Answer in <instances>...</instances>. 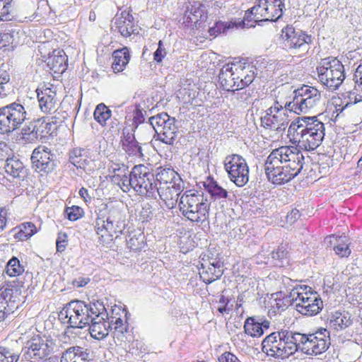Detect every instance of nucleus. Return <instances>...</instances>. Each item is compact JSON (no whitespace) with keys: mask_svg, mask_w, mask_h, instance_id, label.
I'll return each mask as SVG.
<instances>
[{"mask_svg":"<svg viewBox=\"0 0 362 362\" xmlns=\"http://www.w3.org/2000/svg\"><path fill=\"white\" fill-rule=\"evenodd\" d=\"M304 160L303 153L293 146H281L273 150L264 163L267 180L276 185L290 182L301 172Z\"/></svg>","mask_w":362,"mask_h":362,"instance_id":"obj_1","label":"nucleus"},{"mask_svg":"<svg viewBox=\"0 0 362 362\" xmlns=\"http://www.w3.org/2000/svg\"><path fill=\"white\" fill-rule=\"evenodd\" d=\"M104 304L102 301L86 303L83 300H71L66 303L59 313V320L67 324V328L83 329L90 325L93 320L105 316Z\"/></svg>","mask_w":362,"mask_h":362,"instance_id":"obj_2","label":"nucleus"},{"mask_svg":"<svg viewBox=\"0 0 362 362\" xmlns=\"http://www.w3.org/2000/svg\"><path fill=\"white\" fill-rule=\"evenodd\" d=\"M325 125L317 117H298L290 124L288 136L305 151L316 149L325 137Z\"/></svg>","mask_w":362,"mask_h":362,"instance_id":"obj_3","label":"nucleus"},{"mask_svg":"<svg viewBox=\"0 0 362 362\" xmlns=\"http://www.w3.org/2000/svg\"><path fill=\"white\" fill-rule=\"evenodd\" d=\"M305 334L281 329L268 335L262 343V351L282 358H287L298 351L305 354L304 346Z\"/></svg>","mask_w":362,"mask_h":362,"instance_id":"obj_4","label":"nucleus"},{"mask_svg":"<svg viewBox=\"0 0 362 362\" xmlns=\"http://www.w3.org/2000/svg\"><path fill=\"white\" fill-rule=\"evenodd\" d=\"M102 206L97 213L95 230L100 243L105 244L112 240L113 233L116 238L122 233L126 227V214L122 204Z\"/></svg>","mask_w":362,"mask_h":362,"instance_id":"obj_5","label":"nucleus"},{"mask_svg":"<svg viewBox=\"0 0 362 362\" xmlns=\"http://www.w3.org/2000/svg\"><path fill=\"white\" fill-rule=\"evenodd\" d=\"M179 206L182 215L191 221L203 223L209 218L210 204L202 192L186 191Z\"/></svg>","mask_w":362,"mask_h":362,"instance_id":"obj_6","label":"nucleus"},{"mask_svg":"<svg viewBox=\"0 0 362 362\" xmlns=\"http://www.w3.org/2000/svg\"><path fill=\"white\" fill-rule=\"evenodd\" d=\"M294 96L292 101L286 103L285 107L290 112H293L298 115L306 113L310 109L317 106L321 100V93L315 88L303 85L293 91Z\"/></svg>","mask_w":362,"mask_h":362,"instance_id":"obj_7","label":"nucleus"},{"mask_svg":"<svg viewBox=\"0 0 362 362\" xmlns=\"http://www.w3.org/2000/svg\"><path fill=\"white\" fill-rule=\"evenodd\" d=\"M26 115L25 107L16 102L0 107V134H8L18 129Z\"/></svg>","mask_w":362,"mask_h":362,"instance_id":"obj_8","label":"nucleus"},{"mask_svg":"<svg viewBox=\"0 0 362 362\" xmlns=\"http://www.w3.org/2000/svg\"><path fill=\"white\" fill-rule=\"evenodd\" d=\"M224 168L228 177L237 187L245 186L249 181V166L240 155L231 154L226 157Z\"/></svg>","mask_w":362,"mask_h":362,"instance_id":"obj_9","label":"nucleus"},{"mask_svg":"<svg viewBox=\"0 0 362 362\" xmlns=\"http://www.w3.org/2000/svg\"><path fill=\"white\" fill-rule=\"evenodd\" d=\"M133 189L141 196L155 197L157 184L155 175L144 165H137L132 168Z\"/></svg>","mask_w":362,"mask_h":362,"instance_id":"obj_10","label":"nucleus"},{"mask_svg":"<svg viewBox=\"0 0 362 362\" xmlns=\"http://www.w3.org/2000/svg\"><path fill=\"white\" fill-rule=\"evenodd\" d=\"M281 32L285 46L300 52L301 54H305L308 52L310 45L313 42L311 35L300 29H296L292 25L286 26Z\"/></svg>","mask_w":362,"mask_h":362,"instance_id":"obj_11","label":"nucleus"},{"mask_svg":"<svg viewBox=\"0 0 362 362\" xmlns=\"http://www.w3.org/2000/svg\"><path fill=\"white\" fill-rule=\"evenodd\" d=\"M50 354L47 341L40 336L27 341L21 351L22 360L30 362H42Z\"/></svg>","mask_w":362,"mask_h":362,"instance_id":"obj_12","label":"nucleus"},{"mask_svg":"<svg viewBox=\"0 0 362 362\" xmlns=\"http://www.w3.org/2000/svg\"><path fill=\"white\" fill-rule=\"evenodd\" d=\"M30 160L33 169L37 173H50L57 165L56 156L44 146H39L33 150Z\"/></svg>","mask_w":362,"mask_h":362,"instance_id":"obj_13","label":"nucleus"},{"mask_svg":"<svg viewBox=\"0 0 362 362\" xmlns=\"http://www.w3.org/2000/svg\"><path fill=\"white\" fill-rule=\"evenodd\" d=\"M330 332L326 328H321L315 333L305 334L304 346L308 355H318L325 352L330 346Z\"/></svg>","mask_w":362,"mask_h":362,"instance_id":"obj_14","label":"nucleus"},{"mask_svg":"<svg viewBox=\"0 0 362 362\" xmlns=\"http://www.w3.org/2000/svg\"><path fill=\"white\" fill-rule=\"evenodd\" d=\"M116 30L124 37H128L132 34H138L137 24L133 16L126 10L117 13L112 21Z\"/></svg>","mask_w":362,"mask_h":362,"instance_id":"obj_15","label":"nucleus"},{"mask_svg":"<svg viewBox=\"0 0 362 362\" xmlns=\"http://www.w3.org/2000/svg\"><path fill=\"white\" fill-rule=\"evenodd\" d=\"M305 296H302L296 303V310L304 315H317L323 306L321 298L317 296L316 293H305Z\"/></svg>","mask_w":362,"mask_h":362,"instance_id":"obj_16","label":"nucleus"},{"mask_svg":"<svg viewBox=\"0 0 362 362\" xmlns=\"http://www.w3.org/2000/svg\"><path fill=\"white\" fill-rule=\"evenodd\" d=\"M320 81L329 89L336 90L345 78L344 67L342 63L334 64V69L326 70L319 76Z\"/></svg>","mask_w":362,"mask_h":362,"instance_id":"obj_17","label":"nucleus"},{"mask_svg":"<svg viewBox=\"0 0 362 362\" xmlns=\"http://www.w3.org/2000/svg\"><path fill=\"white\" fill-rule=\"evenodd\" d=\"M111 330H113V338L117 342H131L134 340L132 329L129 323L124 322L120 317H111Z\"/></svg>","mask_w":362,"mask_h":362,"instance_id":"obj_18","label":"nucleus"},{"mask_svg":"<svg viewBox=\"0 0 362 362\" xmlns=\"http://www.w3.org/2000/svg\"><path fill=\"white\" fill-rule=\"evenodd\" d=\"M103 313H105V316H102L103 318L98 317V319L93 320L90 325H88L91 337L96 339H104L108 335L111 329V318L108 317V313L105 306Z\"/></svg>","mask_w":362,"mask_h":362,"instance_id":"obj_19","label":"nucleus"},{"mask_svg":"<svg viewBox=\"0 0 362 362\" xmlns=\"http://www.w3.org/2000/svg\"><path fill=\"white\" fill-rule=\"evenodd\" d=\"M287 112H278L271 117L263 116L261 117V125L267 129L276 132L284 131L288 124Z\"/></svg>","mask_w":362,"mask_h":362,"instance_id":"obj_20","label":"nucleus"},{"mask_svg":"<svg viewBox=\"0 0 362 362\" xmlns=\"http://www.w3.org/2000/svg\"><path fill=\"white\" fill-rule=\"evenodd\" d=\"M60 362H93V352L80 346L70 347L63 353Z\"/></svg>","mask_w":362,"mask_h":362,"instance_id":"obj_21","label":"nucleus"},{"mask_svg":"<svg viewBox=\"0 0 362 362\" xmlns=\"http://www.w3.org/2000/svg\"><path fill=\"white\" fill-rule=\"evenodd\" d=\"M67 56L63 50L55 49L47 60V66L57 74H63L67 69Z\"/></svg>","mask_w":362,"mask_h":362,"instance_id":"obj_22","label":"nucleus"},{"mask_svg":"<svg viewBox=\"0 0 362 362\" xmlns=\"http://www.w3.org/2000/svg\"><path fill=\"white\" fill-rule=\"evenodd\" d=\"M37 99L41 110L46 113L54 112L57 105L56 93L51 88H46L41 92H37Z\"/></svg>","mask_w":362,"mask_h":362,"instance_id":"obj_23","label":"nucleus"},{"mask_svg":"<svg viewBox=\"0 0 362 362\" xmlns=\"http://www.w3.org/2000/svg\"><path fill=\"white\" fill-rule=\"evenodd\" d=\"M232 65L227 64L222 67L218 74V81L225 90L235 92V90L232 88H237L239 77H235Z\"/></svg>","mask_w":362,"mask_h":362,"instance_id":"obj_24","label":"nucleus"},{"mask_svg":"<svg viewBox=\"0 0 362 362\" xmlns=\"http://www.w3.org/2000/svg\"><path fill=\"white\" fill-rule=\"evenodd\" d=\"M353 324L351 315L347 312H335L331 315L329 327L337 332L344 330Z\"/></svg>","mask_w":362,"mask_h":362,"instance_id":"obj_25","label":"nucleus"},{"mask_svg":"<svg viewBox=\"0 0 362 362\" xmlns=\"http://www.w3.org/2000/svg\"><path fill=\"white\" fill-rule=\"evenodd\" d=\"M69 162L78 169L86 170L91 160L88 159L87 151L84 148H75L69 152Z\"/></svg>","mask_w":362,"mask_h":362,"instance_id":"obj_26","label":"nucleus"},{"mask_svg":"<svg viewBox=\"0 0 362 362\" xmlns=\"http://www.w3.org/2000/svg\"><path fill=\"white\" fill-rule=\"evenodd\" d=\"M113 62L112 69L115 73L122 71L128 64L130 59V54L127 47L117 49L112 53Z\"/></svg>","mask_w":362,"mask_h":362,"instance_id":"obj_27","label":"nucleus"},{"mask_svg":"<svg viewBox=\"0 0 362 362\" xmlns=\"http://www.w3.org/2000/svg\"><path fill=\"white\" fill-rule=\"evenodd\" d=\"M204 187L210 194L211 199L214 201L226 200L228 197L226 189L220 186L214 179H209L204 182Z\"/></svg>","mask_w":362,"mask_h":362,"instance_id":"obj_28","label":"nucleus"},{"mask_svg":"<svg viewBox=\"0 0 362 362\" xmlns=\"http://www.w3.org/2000/svg\"><path fill=\"white\" fill-rule=\"evenodd\" d=\"M4 168L6 173L14 178H24L27 174L23 163L16 158H8Z\"/></svg>","mask_w":362,"mask_h":362,"instance_id":"obj_29","label":"nucleus"},{"mask_svg":"<svg viewBox=\"0 0 362 362\" xmlns=\"http://www.w3.org/2000/svg\"><path fill=\"white\" fill-rule=\"evenodd\" d=\"M189 12L187 16V21L191 23H197L199 21H205L207 18V12L204 5L194 2L191 8L187 11Z\"/></svg>","mask_w":362,"mask_h":362,"instance_id":"obj_30","label":"nucleus"},{"mask_svg":"<svg viewBox=\"0 0 362 362\" xmlns=\"http://www.w3.org/2000/svg\"><path fill=\"white\" fill-rule=\"evenodd\" d=\"M156 192L158 193L160 198L167 204L170 208H173L177 202L179 195L174 192V189L170 185L158 187L156 189Z\"/></svg>","mask_w":362,"mask_h":362,"instance_id":"obj_31","label":"nucleus"},{"mask_svg":"<svg viewBox=\"0 0 362 362\" xmlns=\"http://www.w3.org/2000/svg\"><path fill=\"white\" fill-rule=\"evenodd\" d=\"M117 167L112 168V172L115 173V172L123 173V178L121 181V185H119L120 188L124 192H128L130 189H133V176H132V170L129 172L128 168L126 165H122V167L118 165Z\"/></svg>","mask_w":362,"mask_h":362,"instance_id":"obj_32","label":"nucleus"},{"mask_svg":"<svg viewBox=\"0 0 362 362\" xmlns=\"http://www.w3.org/2000/svg\"><path fill=\"white\" fill-rule=\"evenodd\" d=\"M18 230L14 234V238L20 240H25L33 236L36 232V226L30 222L21 223L18 228H16L14 230Z\"/></svg>","mask_w":362,"mask_h":362,"instance_id":"obj_33","label":"nucleus"},{"mask_svg":"<svg viewBox=\"0 0 362 362\" xmlns=\"http://www.w3.org/2000/svg\"><path fill=\"white\" fill-rule=\"evenodd\" d=\"M244 331L245 334L252 337H259L263 334L262 326L253 317H249L246 319L244 324Z\"/></svg>","mask_w":362,"mask_h":362,"instance_id":"obj_34","label":"nucleus"},{"mask_svg":"<svg viewBox=\"0 0 362 362\" xmlns=\"http://www.w3.org/2000/svg\"><path fill=\"white\" fill-rule=\"evenodd\" d=\"M238 24L236 22L218 21L212 27L209 28V33L211 36L216 37L220 34L226 33L231 28H238Z\"/></svg>","mask_w":362,"mask_h":362,"instance_id":"obj_35","label":"nucleus"},{"mask_svg":"<svg viewBox=\"0 0 362 362\" xmlns=\"http://www.w3.org/2000/svg\"><path fill=\"white\" fill-rule=\"evenodd\" d=\"M274 264L279 267H286L289 264V255L284 246H279L276 250L271 253Z\"/></svg>","mask_w":362,"mask_h":362,"instance_id":"obj_36","label":"nucleus"},{"mask_svg":"<svg viewBox=\"0 0 362 362\" xmlns=\"http://www.w3.org/2000/svg\"><path fill=\"white\" fill-rule=\"evenodd\" d=\"M176 174L177 173L173 169H162L155 176V183L157 184L158 187L168 186L172 181V179L175 178Z\"/></svg>","mask_w":362,"mask_h":362,"instance_id":"obj_37","label":"nucleus"},{"mask_svg":"<svg viewBox=\"0 0 362 362\" xmlns=\"http://www.w3.org/2000/svg\"><path fill=\"white\" fill-rule=\"evenodd\" d=\"M111 110L104 104H98L93 112L94 119L102 126L106 124V121L111 117Z\"/></svg>","mask_w":362,"mask_h":362,"instance_id":"obj_38","label":"nucleus"},{"mask_svg":"<svg viewBox=\"0 0 362 362\" xmlns=\"http://www.w3.org/2000/svg\"><path fill=\"white\" fill-rule=\"evenodd\" d=\"M24 267L20 264V261L16 257H13L7 263L6 272L10 276H18L23 274Z\"/></svg>","mask_w":362,"mask_h":362,"instance_id":"obj_39","label":"nucleus"},{"mask_svg":"<svg viewBox=\"0 0 362 362\" xmlns=\"http://www.w3.org/2000/svg\"><path fill=\"white\" fill-rule=\"evenodd\" d=\"M263 13L264 21H276L283 15L282 8H276L269 3L267 7L264 8Z\"/></svg>","mask_w":362,"mask_h":362,"instance_id":"obj_40","label":"nucleus"},{"mask_svg":"<svg viewBox=\"0 0 362 362\" xmlns=\"http://www.w3.org/2000/svg\"><path fill=\"white\" fill-rule=\"evenodd\" d=\"M212 268L213 267L210 265L202 264V268L199 271V276L201 279L206 284H209L221 277L216 276V274H214V269Z\"/></svg>","mask_w":362,"mask_h":362,"instance_id":"obj_41","label":"nucleus"},{"mask_svg":"<svg viewBox=\"0 0 362 362\" xmlns=\"http://www.w3.org/2000/svg\"><path fill=\"white\" fill-rule=\"evenodd\" d=\"M346 239V238L345 236L339 237L337 240V244L334 247L335 254L340 257H347L351 254V250Z\"/></svg>","mask_w":362,"mask_h":362,"instance_id":"obj_42","label":"nucleus"},{"mask_svg":"<svg viewBox=\"0 0 362 362\" xmlns=\"http://www.w3.org/2000/svg\"><path fill=\"white\" fill-rule=\"evenodd\" d=\"M298 288H290L289 294L285 295L281 299L282 305L281 311L285 310L288 306L293 305L294 303H298V297L299 293L297 291Z\"/></svg>","mask_w":362,"mask_h":362,"instance_id":"obj_43","label":"nucleus"},{"mask_svg":"<svg viewBox=\"0 0 362 362\" xmlns=\"http://www.w3.org/2000/svg\"><path fill=\"white\" fill-rule=\"evenodd\" d=\"M341 63L336 57H329L321 59L320 66L317 68L318 76L325 73L326 70H331L334 69V64Z\"/></svg>","mask_w":362,"mask_h":362,"instance_id":"obj_44","label":"nucleus"},{"mask_svg":"<svg viewBox=\"0 0 362 362\" xmlns=\"http://www.w3.org/2000/svg\"><path fill=\"white\" fill-rule=\"evenodd\" d=\"M168 113L162 112L158 114L157 115L151 117L149 118V122L153 129L156 131V127L161 128L163 125L165 124L166 122L170 118Z\"/></svg>","mask_w":362,"mask_h":362,"instance_id":"obj_45","label":"nucleus"},{"mask_svg":"<svg viewBox=\"0 0 362 362\" xmlns=\"http://www.w3.org/2000/svg\"><path fill=\"white\" fill-rule=\"evenodd\" d=\"M19 356L13 354L8 348L0 346V362H17Z\"/></svg>","mask_w":362,"mask_h":362,"instance_id":"obj_46","label":"nucleus"},{"mask_svg":"<svg viewBox=\"0 0 362 362\" xmlns=\"http://www.w3.org/2000/svg\"><path fill=\"white\" fill-rule=\"evenodd\" d=\"M14 93V86L11 79L8 80V82L2 81L0 83V98L3 99L13 95Z\"/></svg>","mask_w":362,"mask_h":362,"instance_id":"obj_47","label":"nucleus"},{"mask_svg":"<svg viewBox=\"0 0 362 362\" xmlns=\"http://www.w3.org/2000/svg\"><path fill=\"white\" fill-rule=\"evenodd\" d=\"M65 214L69 220L76 221L82 217L83 214V210L80 206H72L71 207L66 208Z\"/></svg>","mask_w":362,"mask_h":362,"instance_id":"obj_48","label":"nucleus"},{"mask_svg":"<svg viewBox=\"0 0 362 362\" xmlns=\"http://www.w3.org/2000/svg\"><path fill=\"white\" fill-rule=\"evenodd\" d=\"M172 132L173 134H177V127L175 125V119L174 117H170L168 122H165V124L163 125V127L158 128L156 127V133H168Z\"/></svg>","mask_w":362,"mask_h":362,"instance_id":"obj_49","label":"nucleus"},{"mask_svg":"<svg viewBox=\"0 0 362 362\" xmlns=\"http://www.w3.org/2000/svg\"><path fill=\"white\" fill-rule=\"evenodd\" d=\"M122 148L130 156H142L141 147L136 140L135 141L122 146Z\"/></svg>","mask_w":362,"mask_h":362,"instance_id":"obj_50","label":"nucleus"},{"mask_svg":"<svg viewBox=\"0 0 362 362\" xmlns=\"http://www.w3.org/2000/svg\"><path fill=\"white\" fill-rule=\"evenodd\" d=\"M255 10H252V7L250 8V9H248L247 11H246L244 18H243V20L241 21H239L238 23L236 22V23L238 24V28H245V27L251 28V27L255 26V25H252V24L249 25V23H250L252 21H254L255 23H256L255 18H254L255 17V13L253 12Z\"/></svg>","mask_w":362,"mask_h":362,"instance_id":"obj_51","label":"nucleus"},{"mask_svg":"<svg viewBox=\"0 0 362 362\" xmlns=\"http://www.w3.org/2000/svg\"><path fill=\"white\" fill-rule=\"evenodd\" d=\"M145 120L143 109L140 105H136L133 110V123L132 127L136 129L139 124L143 123Z\"/></svg>","mask_w":362,"mask_h":362,"instance_id":"obj_52","label":"nucleus"},{"mask_svg":"<svg viewBox=\"0 0 362 362\" xmlns=\"http://www.w3.org/2000/svg\"><path fill=\"white\" fill-rule=\"evenodd\" d=\"M136 129H134V127H125L122 131V146L129 144L131 142L135 141L136 139L134 136V132Z\"/></svg>","mask_w":362,"mask_h":362,"instance_id":"obj_53","label":"nucleus"},{"mask_svg":"<svg viewBox=\"0 0 362 362\" xmlns=\"http://www.w3.org/2000/svg\"><path fill=\"white\" fill-rule=\"evenodd\" d=\"M6 4L0 0V21H11L13 18L11 13V7L6 5Z\"/></svg>","mask_w":362,"mask_h":362,"instance_id":"obj_54","label":"nucleus"},{"mask_svg":"<svg viewBox=\"0 0 362 362\" xmlns=\"http://www.w3.org/2000/svg\"><path fill=\"white\" fill-rule=\"evenodd\" d=\"M67 245V235L65 233H59L56 241L57 251L62 252Z\"/></svg>","mask_w":362,"mask_h":362,"instance_id":"obj_55","label":"nucleus"},{"mask_svg":"<svg viewBox=\"0 0 362 362\" xmlns=\"http://www.w3.org/2000/svg\"><path fill=\"white\" fill-rule=\"evenodd\" d=\"M255 78L254 71H250V74H247L245 76L244 78H242L240 81H238L237 88L235 90H240L252 83Z\"/></svg>","mask_w":362,"mask_h":362,"instance_id":"obj_56","label":"nucleus"},{"mask_svg":"<svg viewBox=\"0 0 362 362\" xmlns=\"http://www.w3.org/2000/svg\"><path fill=\"white\" fill-rule=\"evenodd\" d=\"M349 102L346 104L344 107H343L339 113H338L337 116L342 112V111L349 105V104H356L359 102H362V95L357 94L354 91H350L348 93L347 95Z\"/></svg>","mask_w":362,"mask_h":362,"instance_id":"obj_57","label":"nucleus"},{"mask_svg":"<svg viewBox=\"0 0 362 362\" xmlns=\"http://www.w3.org/2000/svg\"><path fill=\"white\" fill-rule=\"evenodd\" d=\"M158 45L157 49L153 53V59L157 63H160L167 54V52L165 49L163 47V44L162 40H159Z\"/></svg>","mask_w":362,"mask_h":362,"instance_id":"obj_58","label":"nucleus"},{"mask_svg":"<svg viewBox=\"0 0 362 362\" xmlns=\"http://www.w3.org/2000/svg\"><path fill=\"white\" fill-rule=\"evenodd\" d=\"M157 134L160 141L168 145H173L177 136V134H173L170 132L168 133H158Z\"/></svg>","mask_w":362,"mask_h":362,"instance_id":"obj_59","label":"nucleus"},{"mask_svg":"<svg viewBox=\"0 0 362 362\" xmlns=\"http://www.w3.org/2000/svg\"><path fill=\"white\" fill-rule=\"evenodd\" d=\"M169 185L172 189H174V192L178 194V195L180 194L183 189V185L182 180L177 173L175 176V178L172 179V181L170 182Z\"/></svg>","mask_w":362,"mask_h":362,"instance_id":"obj_60","label":"nucleus"},{"mask_svg":"<svg viewBox=\"0 0 362 362\" xmlns=\"http://www.w3.org/2000/svg\"><path fill=\"white\" fill-rule=\"evenodd\" d=\"M209 265H210L214 269V274H216V276H221L223 274V263L220 259H214L211 262H209Z\"/></svg>","mask_w":362,"mask_h":362,"instance_id":"obj_61","label":"nucleus"},{"mask_svg":"<svg viewBox=\"0 0 362 362\" xmlns=\"http://www.w3.org/2000/svg\"><path fill=\"white\" fill-rule=\"evenodd\" d=\"M219 362H240L238 357L231 352L226 351L218 357Z\"/></svg>","mask_w":362,"mask_h":362,"instance_id":"obj_62","label":"nucleus"},{"mask_svg":"<svg viewBox=\"0 0 362 362\" xmlns=\"http://www.w3.org/2000/svg\"><path fill=\"white\" fill-rule=\"evenodd\" d=\"M22 135L23 139L29 143H33V140H31V134H33V130H31V122H29L28 124H25L24 127L22 129Z\"/></svg>","mask_w":362,"mask_h":362,"instance_id":"obj_63","label":"nucleus"},{"mask_svg":"<svg viewBox=\"0 0 362 362\" xmlns=\"http://www.w3.org/2000/svg\"><path fill=\"white\" fill-rule=\"evenodd\" d=\"M354 80L355 83L361 88L362 90V64H360L354 74Z\"/></svg>","mask_w":362,"mask_h":362,"instance_id":"obj_64","label":"nucleus"}]
</instances>
